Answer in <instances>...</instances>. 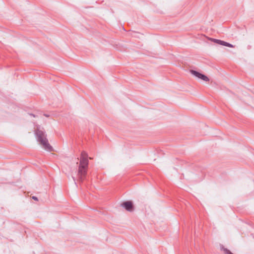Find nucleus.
Segmentation results:
<instances>
[{
    "label": "nucleus",
    "mask_w": 254,
    "mask_h": 254,
    "mask_svg": "<svg viewBox=\"0 0 254 254\" xmlns=\"http://www.w3.org/2000/svg\"><path fill=\"white\" fill-rule=\"evenodd\" d=\"M87 157V154L85 152L81 153L78 169V173L81 178L84 177L87 173L88 164Z\"/></svg>",
    "instance_id": "nucleus-1"
},
{
    "label": "nucleus",
    "mask_w": 254,
    "mask_h": 254,
    "mask_svg": "<svg viewBox=\"0 0 254 254\" xmlns=\"http://www.w3.org/2000/svg\"><path fill=\"white\" fill-rule=\"evenodd\" d=\"M38 136V140L40 143L42 145L43 148L48 151H52L53 148L49 144L48 139L45 136L44 133L41 131H39L36 132Z\"/></svg>",
    "instance_id": "nucleus-2"
},
{
    "label": "nucleus",
    "mask_w": 254,
    "mask_h": 254,
    "mask_svg": "<svg viewBox=\"0 0 254 254\" xmlns=\"http://www.w3.org/2000/svg\"><path fill=\"white\" fill-rule=\"evenodd\" d=\"M191 73L197 77L200 78L204 81H207L209 80V78L206 76L197 71L192 70L191 71Z\"/></svg>",
    "instance_id": "nucleus-3"
},
{
    "label": "nucleus",
    "mask_w": 254,
    "mask_h": 254,
    "mask_svg": "<svg viewBox=\"0 0 254 254\" xmlns=\"http://www.w3.org/2000/svg\"><path fill=\"white\" fill-rule=\"evenodd\" d=\"M122 205L128 211H130L133 209V204L131 201H126Z\"/></svg>",
    "instance_id": "nucleus-4"
},
{
    "label": "nucleus",
    "mask_w": 254,
    "mask_h": 254,
    "mask_svg": "<svg viewBox=\"0 0 254 254\" xmlns=\"http://www.w3.org/2000/svg\"><path fill=\"white\" fill-rule=\"evenodd\" d=\"M212 41H213L220 45H222L226 46L229 47H232V46L231 44H230L228 43H226L224 41H221V40H212Z\"/></svg>",
    "instance_id": "nucleus-5"
},
{
    "label": "nucleus",
    "mask_w": 254,
    "mask_h": 254,
    "mask_svg": "<svg viewBox=\"0 0 254 254\" xmlns=\"http://www.w3.org/2000/svg\"><path fill=\"white\" fill-rule=\"evenodd\" d=\"M223 251L225 254H233L229 250H228L227 249L224 248L223 249Z\"/></svg>",
    "instance_id": "nucleus-6"
},
{
    "label": "nucleus",
    "mask_w": 254,
    "mask_h": 254,
    "mask_svg": "<svg viewBox=\"0 0 254 254\" xmlns=\"http://www.w3.org/2000/svg\"><path fill=\"white\" fill-rule=\"evenodd\" d=\"M32 198H33V199L35 200H38L37 198L36 197H35V196H33V197H32Z\"/></svg>",
    "instance_id": "nucleus-7"
}]
</instances>
